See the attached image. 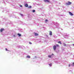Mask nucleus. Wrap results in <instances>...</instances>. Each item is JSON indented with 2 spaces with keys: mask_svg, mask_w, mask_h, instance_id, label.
Here are the masks:
<instances>
[{
  "mask_svg": "<svg viewBox=\"0 0 74 74\" xmlns=\"http://www.w3.org/2000/svg\"><path fill=\"white\" fill-rule=\"evenodd\" d=\"M20 7H22V5H20Z\"/></svg>",
  "mask_w": 74,
  "mask_h": 74,
  "instance_id": "23",
  "label": "nucleus"
},
{
  "mask_svg": "<svg viewBox=\"0 0 74 74\" xmlns=\"http://www.w3.org/2000/svg\"><path fill=\"white\" fill-rule=\"evenodd\" d=\"M32 12H35V10H33L32 11Z\"/></svg>",
  "mask_w": 74,
  "mask_h": 74,
  "instance_id": "17",
  "label": "nucleus"
},
{
  "mask_svg": "<svg viewBox=\"0 0 74 74\" xmlns=\"http://www.w3.org/2000/svg\"><path fill=\"white\" fill-rule=\"evenodd\" d=\"M44 1H45V2H48V3H49V0H44Z\"/></svg>",
  "mask_w": 74,
  "mask_h": 74,
  "instance_id": "4",
  "label": "nucleus"
},
{
  "mask_svg": "<svg viewBox=\"0 0 74 74\" xmlns=\"http://www.w3.org/2000/svg\"><path fill=\"white\" fill-rule=\"evenodd\" d=\"M48 57L49 58H51V56H48Z\"/></svg>",
  "mask_w": 74,
  "mask_h": 74,
  "instance_id": "15",
  "label": "nucleus"
},
{
  "mask_svg": "<svg viewBox=\"0 0 74 74\" xmlns=\"http://www.w3.org/2000/svg\"><path fill=\"white\" fill-rule=\"evenodd\" d=\"M3 30H4V29H0V31L1 32H2V31H3Z\"/></svg>",
  "mask_w": 74,
  "mask_h": 74,
  "instance_id": "8",
  "label": "nucleus"
},
{
  "mask_svg": "<svg viewBox=\"0 0 74 74\" xmlns=\"http://www.w3.org/2000/svg\"><path fill=\"white\" fill-rule=\"evenodd\" d=\"M58 44H60L61 45H62V42L60 41L58 42Z\"/></svg>",
  "mask_w": 74,
  "mask_h": 74,
  "instance_id": "9",
  "label": "nucleus"
},
{
  "mask_svg": "<svg viewBox=\"0 0 74 74\" xmlns=\"http://www.w3.org/2000/svg\"><path fill=\"white\" fill-rule=\"evenodd\" d=\"M72 3L71 2L68 1V3H66V5H70Z\"/></svg>",
  "mask_w": 74,
  "mask_h": 74,
  "instance_id": "1",
  "label": "nucleus"
},
{
  "mask_svg": "<svg viewBox=\"0 0 74 74\" xmlns=\"http://www.w3.org/2000/svg\"><path fill=\"white\" fill-rule=\"evenodd\" d=\"M56 47H59V45L57 44L56 45Z\"/></svg>",
  "mask_w": 74,
  "mask_h": 74,
  "instance_id": "13",
  "label": "nucleus"
},
{
  "mask_svg": "<svg viewBox=\"0 0 74 74\" xmlns=\"http://www.w3.org/2000/svg\"><path fill=\"white\" fill-rule=\"evenodd\" d=\"M17 35H18V36L19 37H20V36H21V34H18Z\"/></svg>",
  "mask_w": 74,
  "mask_h": 74,
  "instance_id": "11",
  "label": "nucleus"
},
{
  "mask_svg": "<svg viewBox=\"0 0 74 74\" xmlns=\"http://www.w3.org/2000/svg\"><path fill=\"white\" fill-rule=\"evenodd\" d=\"M69 67H70V66H71L70 65V64H69Z\"/></svg>",
  "mask_w": 74,
  "mask_h": 74,
  "instance_id": "22",
  "label": "nucleus"
},
{
  "mask_svg": "<svg viewBox=\"0 0 74 74\" xmlns=\"http://www.w3.org/2000/svg\"><path fill=\"white\" fill-rule=\"evenodd\" d=\"M29 44H32V43L31 42H29Z\"/></svg>",
  "mask_w": 74,
  "mask_h": 74,
  "instance_id": "18",
  "label": "nucleus"
},
{
  "mask_svg": "<svg viewBox=\"0 0 74 74\" xmlns=\"http://www.w3.org/2000/svg\"><path fill=\"white\" fill-rule=\"evenodd\" d=\"M25 7H28V4H26L25 5Z\"/></svg>",
  "mask_w": 74,
  "mask_h": 74,
  "instance_id": "5",
  "label": "nucleus"
},
{
  "mask_svg": "<svg viewBox=\"0 0 74 74\" xmlns=\"http://www.w3.org/2000/svg\"><path fill=\"white\" fill-rule=\"evenodd\" d=\"M21 16H23V14H21Z\"/></svg>",
  "mask_w": 74,
  "mask_h": 74,
  "instance_id": "24",
  "label": "nucleus"
},
{
  "mask_svg": "<svg viewBox=\"0 0 74 74\" xmlns=\"http://www.w3.org/2000/svg\"><path fill=\"white\" fill-rule=\"evenodd\" d=\"M49 35H52V31H50V33H49Z\"/></svg>",
  "mask_w": 74,
  "mask_h": 74,
  "instance_id": "6",
  "label": "nucleus"
},
{
  "mask_svg": "<svg viewBox=\"0 0 74 74\" xmlns=\"http://www.w3.org/2000/svg\"><path fill=\"white\" fill-rule=\"evenodd\" d=\"M52 55H53V53L52 54Z\"/></svg>",
  "mask_w": 74,
  "mask_h": 74,
  "instance_id": "25",
  "label": "nucleus"
},
{
  "mask_svg": "<svg viewBox=\"0 0 74 74\" xmlns=\"http://www.w3.org/2000/svg\"><path fill=\"white\" fill-rule=\"evenodd\" d=\"M49 66H50V67L52 66V63H50L49 64Z\"/></svg>",
  "mask_w": 74,
  "mask_h": 74,
  "instance_id": "12",
  "label": "nucleus"
},
{
  "mask_svg": "<svg viewBox=\"0 0 74 74\" xmlns=\"http://www.w3.org/2000/svg\"><path fill=\"white\" fill-rule=\"evenodd\" d=\"M73 66H74V62L73 63Z\"/></svg>",
  "mask_w": 74,
  "mask_h": 74,
  "instance_id": "20",
  "label": "nucleus"
},
{
  "mask_svg": "<svg viewBox=\"0 0 74 74\" xmlns=\"http://www.w3.org/2000/svg\"><path fill=\"white\" fill-rule=\"evenodd\" d=\"M64 46H66V45L65 43H64Z\"/></svg>",
  "mask_w": 74,
  "mask_h": 74,
  "instance_id": "16",
  "label": "nucleus"
},
{
  "mask_svg": "<svg viewBox=\"0 0 74 74\" xmlns=\"http://www.w3.org/2000/svg\"><path fill=\"white\" fill-rule=\"evenodd\" d=\"M73 46H74V44H73Z\"/></svg>",
  "mask_w": 74,
  "mask_h": 74,
  "instance_id": "26",
  "label": "nucleus"
},
{
  "mask_svg": "<svg viewBox=\"0 0 74 74\" xmlns=\"http://www.w3.org/2000/svg\"><path fill=\"white\" fill-rule=\"evenodd\" d=\"M5 49L6 51H8V50H7V48H5Z\"/></svg>",
  "mask_w": 74,
  "mask_h": 74,
  "instance_id": "19",
  "label": "nucleus"
},
{
  "mask_svg": "<svg viewBox=\"0 0 74 74\" xmlns=\"http://www.w3.org/2000/svg\"><path fill=\"white\" fill-rule=\"evenodd\" d=\"M28 8H32V6H29V7H28Z\"/></svg>",
  "mask_w": 74,
  "mask_h": 74,
  "instance_id": "14",
  "label": "nucleus"
},
{
  "mask_svg": "<svg viewBox=\"0 0 74 74\" xmlns=\"http://www.w3.org/2000/svg\"><path fill=\"white\" fill-rule=\"evenodd\" d=\"M45 21H46V22H47L48 20H46Z\"/></svg>",
  "mask_w": 74,
  "mask_h": 74,
  "instance_id": "21",
  "label": "nucleus"
},
{
  "mask_svg": "<svg viewBox=\"0 0 74 74\" xmlns=\"http://www.w3.org/2000/svg\"><path fill=\"white\" fill-rule=\"evenodd\" d=\"M27 58H30V56H27Z\"/></svg>",
  "mask_w": 74,
  "mask_h": 74,
  "instance_id": "10",
  "label": "nucleus"
},
{
  "mask_svg": "<svg viewBox=\"0 0 74 74\" xmlns=\"http://www.w3.org/2000/svg\"><path fill=\"white\" fill-rule=\"evenodd\" d=\"M69 13L70 15H71V16H73L74 15V14H73L71 12H69Z\"/></svg>",
  "mask_w": 74,
  "mask_h": 74,
  "instance_id": "3",
  "label": "nucleus"
},
{
  "mask_svg": "<svg viewBox=\"0 0 74 74\" xmlns=\"http://www.w3.org/2000/svg\"><path fill=\"white\" fill-rule=\"evenodd\" d=\"M53 49L54 51H55V50H56V46L54 45L53 46Z\"/></svg>",
  "mask_w": 74,
  "mask_h": 74,
  "instance_id": "2",
  "label": "nucleus"
},
{
  "mask_svg": "<svg viewBox=\"0 0 74 74\" xmlns=\"http://www.w3.org/2000/svg\"><path fill=\"white\" fill-rule=\"evenodd\" d=\"M38 35V34H37V33H35V35L36 36H37Z\"/></svg>",
  "mask_w": 74,
  "mask_h": 74,
  "instance_id": "7",
  "label": "nucleus"
}]
</instances>
